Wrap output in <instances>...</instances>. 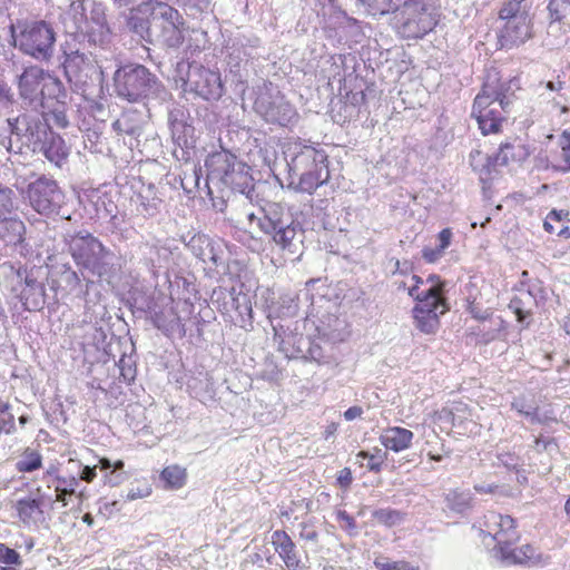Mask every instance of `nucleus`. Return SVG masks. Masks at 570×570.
<instances>
[{
  "label": "nucleus",
  "mask_w": 570,
  "mask_h": 570,
  "mask_svg": "<svg viewBox=\"0 0 570 570\" xmlns=\"http://www.w3.org/2000/svg\"><path fill=\"white\" fill-rule=\"evenodd\" d=\"M561 158L564 161V166L559 168L562 173H570V132H563L560 139Z\"/></svg>",
  "instance_id": "49"
},
{
  "label": "nucleus",
  "mask_w": 570,
  "mask_h": 570,
  "mask_svg": "<svg viewBox=\"0 0 570 570\" xmlns=\"http://www.w3.org/2000/svg\"><path fill=\"white\" fill-rule=\"evenodd\" d=\"M299 527H301L299 537L303 540L312 541V542L318 541V532L312 523L302 522L299 524Z\"/></svg>",
  "instance_id": "52"
},
{
  "label": "nucleus",
  "mask_w": 570,
  "mask_h": 570,
  "mask_svg": "<svg viewBox=\"0 0 570 570\" xmlns=\"http://www.w3.org/2000/svg\"><path fill=\"white\" fill-rule=\"evenodd\" d=\"M22 120L26 122H47L51 126V122L59 129H66L69 126V119L67 116V107L65 99H52V102L46 109H42L41 119H30L27 116H22Z\"/></svg>",
  "instance_id": "26"
},
{
  "label": "nucleus",
  "mask_w": 570,
  "mask_h": 570,
  "mask_svg": "<svg viewBox=\"0 0 570 570\" xmlns=\"http://www.w3.org/2000/svg\"><path fill=\"white\" fill-rule=\"evenodd\" d=\"M0 562L8 566L19 567L22 563L19 552L0 542Z\"/></svg>",
  "instance_id": "45"
},
{
  "label": "nucleus",
  "mask_w": 570,
  "mask_h": 570,
  "mask_svg": "<svg viewBox=\"0 0 570 570\" xmlns=\"http://www.w3.org/2000/svg\"><path fill=\"white\" fill-rule=\"evenodd\" d=\"M118 367L120 370V376L124 382L130 384L135 381L137 368L130 357L122 356L118 362Z\"/></svg>",
  "instance_id": "44"
},
{
  "label": "nucleus",
  "mask_w": 570,
  "mask_h": 570,
  "mask_svg": "<svg viewBox=\"0 0 570 570\" xmlns=\"http://www.w3.org/2000/svg\"><path fill=\"white\" fill-rule=\"evenodd\" d=\"M207 181L239 193L252 202L255 189L249 167L227 150L213 153L206 159Z\"/></svg>",
  "instance_id": "4"
},
{
  "label": "nucleus",
  "mask_w": 570,
  "mask_h": 570,
  "mask_svg": "<svg viewBox=\"0 0 570 570\" xmlns=\"http://www.w3.org/2000/svg\"><path fill=\"white\" fill-rule=\"evenodd\" d=\"M125 480V474L121 472L110 471L104 475V482L110 487H117Z\"/></svg>",
  "instance_id": "58"
},
{
  "label": "nucleus",
  "mask_w": 570,
  "mask_h": 570,
  "mask_svg": "<svg viewBox=\"0 0 570 570\" xmlns=\"http://www.w3.org/2000/svg\"><path fill=\"white\" fill-rule=\"evenodd\" d=\"M26 134L35 153L41 154L50 164L61 168L67 164L70 146L47 122H27Z\"/></svg>",
  "instance_id": "7"
},
{
  "label": "nucleus",
  "mask_w": 570,
  "mask_h": 570,
  "mask_svg": "<svg viewBox=\"0 0 570 570\" xmlns=\"http://www.w3.org/2000/svg\"><path fill=\"white\" fill-rule=\"evenodd\" d=\"M443 254H444V252L439 246H436L435 248L424 247L422 249V257L428 263H435V262H438L443 256Z\"/></svg>",
  "instance_id": "54"
},
{
  "label": "nucleus",
  "mask_w": 570,
  "mask_h": 570,
  "mask_svg": "<svg viewBox=\"0 0 570 570\" xmlns=\"http://www.w3.org/2000/svg\"><path fill=\"white\" fill-rule=\"evenodd\" d=\"M501 31V38L505 45L519 46L530 37V21L528 17L507 18Z\"/></svg>",
  "instance_id": "24"
},
{
  "label": "nucleus",
  "mask_w": 570,
  "mask_h": 570,
  "mask_svg": "<svg viewBox=\"0 0 570 570\" xmlns=\"http://www.w3.org/2000/svg\"><path fill=\"white\" fill-rule=\"evenodd\" d=\"M36 272L35 268H20L17 272L18 276L23 281L19 298L24 309L30 312L39 311L45 303L46 296L45 286L38 281Z\"/></svg>",
  "instance_id": "16"
},
{
  "label": "nucleus",
  "mask_w": 570,
  "mask_h": 570,
  "mask_svg": "<svg viewBox=\"0 0 570 570\" xmlns=\"http://www.w3.org/2000/svg\"><path fill=\"white\" fill-rule=\"evenodd\" d=\"M16 28L18 33L14 39L19 49L36 58L50 57L55 43V32L43 20H18Z\"/></svg>",
  "instance_id": "9"
},
{
  "label": "nucleus",
  "mask_w": 570,
  "mask_h": 570,
  "mask_svg": "<svg viewBox=\"0 0 570 570\" xmlns=\"http://www.w3.org/2000/svg\"><path fill=\"white\" fill-rule=\"evenodd\" d=\"M363 414V409L361 406H351L344 412V419L346 421H353L356 417H360Z\"/></svg>",
  "instance_id": "63"
},
{
  "label": "nucleus",
  "mask_w": 570,
  "mask_h": 570,
  "mask_svg": "<svg viewBox=\"0 0 570 570\" xmlns=\"http://www.w3.org/2000/svg\"><path fill=\"white\" fill-rule=\"evenodd\" d=\"M187 16H196L207 10L209 7L208 0H180Z\"/></svg>",
  "instance_id": "48"
},
{
  "label": "nucleus",
  "mask_w": 570,
  "mask_h": 570,
  "mask_svg": "<svg viewBox=\"0 0 570 570\" xmlns=\"http://www.w3.org/2000/svg\"><path fill=\"white\" fill-rule=\"evenodd\" d=\"M337 519L345 523V528L354 530L356 528L354 519L346 511H338Z\"/></svg>",
  "instance_id": "62"
},
{
  "label": "nucleus",
  "mask_w": 570,
  "mask_h": 570,
  "mask_svg": "<svg viewBox=\"0 0 570 570\" xmlns=\"http://www.w3.org/2000/svg\"><path fill=\"white\" fill-rule=\"evenodd\" d=\"M550 22H566L570 20V0H549Z\"/></svg>",
  "instance_id": "39"
},
{
  "label": "nucleus",
  "mask_w": 570,
  "mask_h": 570,
  "mask_svg": "<svg viewBox=\"0 0 570 570\" xmlns=\"http://www.w3.org/2000/svg\"><path fill=\"white\" fill-rule=\"evenodd\" d=\"M184 139V147L180 145V148L184 149L183 158L186 161L191 160L197 156V136H196V129L194 126L184 124L180 127V140Z\"/></svg>",
  "instance_id": "37"
},
{
  "label": "nucleus",
  "mask_w": 570,
  "mask_h": 570,
  "mask_svg": "<svg viewBox=\"0 0 570 570\" xmlns=\"http://www.w3.org/2000/svg\"><path fill=\"white\" fill-rule=\"evenodd\" d=\"M272 544L287 570H305L296 546L291 537L283 530H276L272 534Z\"/></svg>",
  "instance_id": "19"
},
{
  "label": "nucleus",
  "mask_w": 570,
  "mask_h": 570,
  "mask_svg": "<svg viewBox=\"0 0 570 570\" xmlns=\"http://www.w3.org/2000/svg\"><path fill=\"white\" fill-rule=\"evenodd\" d=\"M540 287L532 285L529 288H521L514 295L509 304V308L517 315L519 323H524L530 317L538 306L537 292H540Z\"/></svg>",
  "instance_id": "21"
},
{
  "label": "nucleus",
  "mask_w": 570,
  "mask_h": 570,
  "mask_svg": "<svg viewBox=\"0 0 570 570\" xmlns=\"http://www.w3.org/2000/svg\"><path fill=\"white\" fill-rule=\"evenodd\" d=\"M96 469H97V465H94V466L86 465L82 469V471L80 472V479L88 483L92 482L97 476Z\"/></svg>",
  "instance_id": "60"
},
{
  "label": "nucleus",
  "mask_w": 570,
  "mask_h": 570,
  "mask_svg": "<svg viewBox=\"0 0 570 570\" xmlns=\"http://www.w3.org/2000/svg\"><path fill=\"white\" fill-rule=\"evenodd\" d=\"M469 158L472 169L479 174L480 179L482 181L489 179L492 169L495 168L493 158L480 150H472Z\"/></svg>",
  "instance_id": "31"
},
{
  "label": "nucleus",
  "mask_w": 570,
  "mask_h": 570,
  "mask_svg": "<svg viewBox=\"0 0 570 570\" xmlns=\"http://www.w3.org/2000/svg\"><path fill=\"white\" fill-rule=\"evenodd\" d=\"M19 95L30 102L38 101L46 109L52 99H66L67 92L61 80L38 66L23 70L18 82Z\"/></svg>",
  "instance_id": "5"
},
{
  "label": "nucleus",
  "mask_w": 570,
  "mask_h": 570,
  "mask_svg": "<svg viewBox=\"0 0 570 570\" xmlns=\"http://www.w3.org/2000/svg\"><path fill=\"white\" fill-rule=\"evenodd\" d=\"M375 567L380 570H402L403 561L391 562L386 558L376 559Z\"/></svg>",
  "instance_id": "55"
},
{
  "label": "nucleus",
  "mask_w": 570,
  "mask_h": 570,
  "mask_svg": "<svg viewBox=\"0 0 570 570\" xmlns=\"http://www.w3.org/2000/svg\"><path fill=\"white\" fill-rule=\"evenodd\" d=\"M440 315L441 314L438 313H429L428 309H422L421 307L413 308L415 326L425 334H431L436 331L440 324Z\"/></svg>",
  "instance_id": "35"
},
{
  "label": "nucleus",
  "mask_w": 570,
  "mask_h": 570,
  "mask_svg": "<svg viewBox=\"0 0 570 570\" xmlns=\"http://www.w3.org/2000/svg\"><path fill=\"white\" fill-rule=\"evenodd\" d=\"M412 431L404 428H390L380 438L381 443L389 450L400 452L411 446Z\"/></svg>",
  "instance_id": "28"
},
{
  "label": "nucleus",
  "mask_w": 570,
  "mask_h": 570,
  "mask_svg": "<svg viewBox=\"0 0 570 570\" xmlns=\"http://www.w3.org/2000/svg\"><path fill=\"white\" fill-rule=\"evenodd\" d=\"M452 232L450 228L442 229L438 235L439 247L444 252L451 244Z\"/></svg>",
  "instance_id": "59"
},
{
  "label": "nucleus",
  "mask_w": 570,
  "mask_h": 570,
  "mask_svg": "<svg viewBox=\"0 0 570 570\" xmlns=\"http://www.w3.org/2000/svg\"><path fill=\"white\" fill-rule=\"evenodd\" d=\"M138 11L147 16L148 28H160L164 32L175 31L177 11L167 3L148 1L139 6Z\"/></svg>",
  "instance_id": "17"
},
{
  "label": "nucleus",
  "mask_w": 570,
  "mask_h": 570,
  "mask_svg": "<svg viewBox=\"0 0 570 570\" xmlns=\"http://www.w3.org/2000/svg\"><path fill=\"white\" fill-rule=\"evenodd\" d=\"M58 194V184L46 176H40L30 183L27 188L28 200L31 207L39 214L47 215L55 210Z\"/></svg>",
  "instance_id": "15"
},
{
  "label": "nucleus",
  "mask_w": 570,
  "mask_h": 570,
  "mask_svg": "<svg viewBox=\"0 0 570 570\" xmlns=\"http://www.w3.org/2000/svg\"><path fill=\"white\" fill-rule=\"evenodd\" d=\"M250 225L256 223L258 228L282 250L296 254L303 246L304 228L292 214L278 204H271L263 209V216L247 214Z\"/></svg>",
  "instance_id": "2"
},
{
  "label": "nucleus",
  "mask_w": 570,
  "mask_h": 570,
  "mask_svg": "<svg viewBox=\"0 0 570 570\" xmlns=\"http://www.w3.org/2000/svg\"><path fill=\"white\" fill-rule=\"evenodd\" d=\"M210 301L234 324L242 328L252 325L253 309L248 294L237 291L234 286L230 288L219 286L213 291Z\"/></svg>",
  "instance_id": "11"
},
{
  "label": "nucleus",
  "mask_w": 570,
  "mask_h": 570,
  "mask_svg": "<svg viewBox=\"0 0 570 570\" xmlns=\"http://www.w3.org/2000/svg\"><path fill=\"white\" fill-rule=\"evenodd\" d=\"M304 357L309 361L320 363L325 357V355L323 348L318 344L308 341V347Z\"/></svg>",
  "instance_id": "53"
},
{
  "label": "nucleus",
  "mask_w": 570,
  "mask_h": 570,
  "mask_svg": "<svg viewBox=\"0 0 570 570\" xmlns=\"http://www.w3.org/2000/svg\"><path fill=\"white\" fill-rule=\"evenodd\" d=\"M426 284H430L428 288L434 287L438 292V294L443 295V286L444 284L440 281V277L438 275H430L426 281Z\"/></svg>",
  "instance_id": "61"
},
{
  "label": "nucleus",
  "mask_w": 570,
  "mask_h": 570,
  "mask_svg": "<svg viewBox=\"0 0 570 570\" xmlns=\"http://www.w3.org/2000/svg\"><path fill=\"white\" fill-rule=\"evenodd\" d=\"M511 407L518 413L527 417L531 423H539L540 419L537 413V407L525 401L523 397H517L512 401Z\"/></svg>",
  "instance_id": "42"
},
{
  "label": "nucleus",
  "mask_w": 570,
  "mask_h": 570,
  "mask_svg": "<svg viewBox=\"0 0 570 570\" xmlns=\"http://www.w3.org/2000/svg\"><path fill=\"white\" fill-rule=\"evenodd\" d=\"M512 82L487 81L475 97L472 116L475 117L483 135L499 132L502 122L505 121V115L510 112L512 104Z\"/></svg>",
  "instance_id": "3"
},
{
  "label": "nucleus",
  "mask_w": 570,
  "mask_h": 570,
  "mask_svg": "<svg viewBox=\"0 0 570 570\" xmlns=\"http://www.w3.org/2000/svg\"><path fill=\"white\" fill-rule=\"evenodd\" d=\"M56 485V501L60 502L63 507L68 505V497L76 493V489L79 485L77 478L75 476H62L57 474L55 476Z\"/></svg>",
  "instance_id": "32"
},
{
  "label": "nucleus",
  "mask_w": 570,
  "mask_h": 570,
  "mask_svg": "<svg viewBox=\"0 0 570 570\" xmlns=\"http://www.w3.org/2000/svg\"><path fill=\"white\" fill-rule=\"evenodd\" d=\"M16 431L14 416L12 414H8L6 417H0V434L4 432L6 434H11Z\"/></svg>",
  "instance_id": "57"
},
{
  "label": "nucleus",
  "mask_w": 570,
  "mask_h": 570,
  "mask_svg": "<svg viewBox=\"0 0 570 570\" xmlns=\"http://www.w3.org/2000/svg\"><path fill=\"white\" fill-rule=\"evenodd\" d=\"M473 493L470 490L454 489L450 490L444 498L445 505L449 510L463 514L473 507Z\"/></svg>",
  "instance_id": "29"
},
{
  "label": "nucleus",
  "mask_w": 570,
  "mask_h": 570,
  "mask_svg": "<svg viewBox=\"0 0 570 570\" xmlns=\"http://www.w3.org/2000/svg\"><path fill=\"white\" fill-rule=\"evenodd\" d=\"M151 321L158 330L163 331L164 334L169 335L175 330L177 316L171 306H165L158 311H154L151 314Z\"/></svg>",
  "instance_id": "33"
},
{
  "label": "nucleus",
  "mask_w": 570,
  "mask_h": 570,
  "mask_svg": "<svg viewBox=\"0 0 570 570\" xmlns=\"http://www.w3.org/2000/svg\"><path fill=\"white\" fill-rule=\"evenodd\" d=\"M357 456L366 459V466L370 471L379 472L385 459V453L376 449L374 453L361 451Z\"/></svg>",
  "instance_id": "43"
},
{
  "label": "nucleus",
  "mask_w": 570,
  "mask_h": 570,
  "mask_svg": "<svg viewBox=\"0 0 570 570\" xmlns=\"http://www.w3.org/2000/svg\"><path fill=\"white\" fill-rule=\"evenodd\" d=\"M527 0H508L499 12L500 19L528 17Z\"/></svg>",
  "instance_id": "40"
},
{
  "label": "nucleus",
  "mask_w": 570,
  "mask_h": 570,
  "mask_svg": "<svg viewBox=\"0 0 570 570\" xmlns=\"http://www.w3.org/2000/svg\"><path fill=\"white\" fill-rule=\"evenodd\" d=\"M534 448L538 452L551 451L557 448L554 440L551 438H537L534 440Z\"/></svg>",
  "instance_id": "56"
},
{
  "label": "nucleus",
  "mask_w": 570,
  "mask_h": 570,
  "mask_svg": "<svg viewBox=\"0 0 570 570\" xmlns=\"http://www.w3.org/2000/svg\"><path fill=\"white\" fill-rule=\"evenodd\" d=\"M254 110L265 121L283 127L292 125L297 118L296 109L279 91L261 92L254 102Z\"/></svg>",
  "instance_id": "12"
},
{
  "label": "nucleus",
  "mask_w": 570,
  "mask_h": 570,
  "mask_svg": "<svg viewBox=\"0 0 570 570\" xmlns=\"http://www.w3.org/2000/svg\"><path fill=\"white\" fill-rule=\"evenodd\" d=\"M13 209V191L0 184V217H4Z\"/></svg>",
  "instance_id": "46"
},
{
  "label": "nucleus",
  "mask_w": 570,
  "mask_h": 570,
  "mask_svg": "<svg viewBox=\"0 0 570 570\" xmlns=\"http://www.w3.org/2000/svg\"><path fill=\"white\" fill-rule=\"evenodd\" d=\"M76 32L87 36L90 41L97 43L104 42L109 36L110 30L106 21H95L91 23L86 20L83 24L77 27Z\"/></svg>",
  "instance_id": "34"
},
{
  "label": "nucleus",
  "mask_w": 570,
  "mask_h": 570,
  "mask_svg": "<svg viewBox=\"0 0 570 570\" xmlns=\"http://www.w3.org/2000/svg\"><path fill=\"white\" fill-rule=\"evenodd\" d=\"M361 2L366 10L373 14H387L390 12H396L400 0H357Z\"/></svg>",
  "instance_id": "38"
},
{
  "label": "nucleus",
  "mask_w": 570,
  "mask_h": 570,
  "mask_svg": "<svg viewBox=\"0 0 570 570\" xmlns=\"http://www.w3.org/2000/svg\"><path fill=\"white\" fill-rule=\"evenodd\" d=\"M155 83L156 77L142 65L128 63L114 73L115 92L129 102L146 98Z\"/></svg>",
  "instance_id": "8"
},
{
  "label": "nucleus",
  "mask_w": 570,
  "mask_h": 570,
  "mask_svg": "<svg viewBox=\"0 0 570 570\" xmlns=\"http://www.w3.org/2000/svg\"><path fill=\"white\" fill-rule=\"evenodd\" d=\"M160 480L165 488H175L178 483V468L176 465L166 466L160 473Z\"/></svg>",
  "instance_id": "50"
},
{
  "label": "nucleus",
  "mask_w": 570,
  "mask_h": 570,
  "mask_svg": "<svg viewBox=\"0 0 570 570\" xmlns=\"http://www.w3.org/2000/svg\"><path fill=\"white\" fill-rule=\"evenodd\" d=\"M14 509L18 519L26 527L36 525L45 518L40 498H22L16 502Z\"/></svg>",
  "instance_id": "27"
},
{
  "label": "nucleus",
  "mask_w": 570,
  "mask_h": 570,
  "mask_svg": "<svg viewBox=\"0 0 570 570\" xmlns=\"http://www.w3.org/2000/svg\"><path fill=\"white\" fill-rule=\"evenodd\" d=\"M92 69V61L89 56L79 51H71L66 55L63 70L67 79L71 82H82L89 77Z\"/></svg>",
  "instance_id": "22"
},
{
  "label": "nucleus",
  "mask_w": 570,
  "mask_h": 570,
  "mask_svg": "<svg viewBox=\"0 0 570 570\" xmlns=\"http://www.w3.org/2000/svg\"><path fill=\"white\" fill-rule=\"evenodd\" d=\"M409 295L416 301V305L414 307L428 309L429 313H438L442 315L449 309L444 295L438 294L434 287L419 291V286L414 285L409 288Z\"/></svg>",
  "instance_id": "23"
},
{
  "label": "nucleus",
  "mask_w": 570,
  "mask_h": 570,
  "mask_svg": "<svg viewBox=\"0 0 570 570\" xmlns=\"http://www.w3.org/2000/svg\"><path fill=\"white\" fill-rule=\"evenodd\" d=\"M514 147L511 144H502L493 158L494 166H505L511 159H514Z\"/></svg>",
  "instance_id": "47"
},
{
  "label": "nucleus",
  "mask_w": 570,
  "mask_h": 570,
  "mask_svg": "<svg viewBox=\"0 0 570 570\" xmlns=\"http://www.w3.org/2000/svg\"><path fill=\"white\" fill-rule=\"evenodd\" d=\"M42 466V455L39 451L26 448L20 460L16 464V469L21 473H29L39 470Z\"/></svg>",
  "instance_id": "36"
},
{
  "label": "nucleus",
  "mask_w": 570,
  "mask_h": 570,
  "mask_svg": "<svg viewBox=\"0 0 570 570\" xmlns=\"http://www.w3.org/2000/svg\"><path fill=\"white\" fill-rule=\"evenodd\" d=\"M180 80L184 91L194 92L206 100L218 99L223 95L219 75L202 65L189 63L186 78L180 77Z\"/></svg>",
  "instance_id": "13"
},
{
  "label": "nucleus",
  "mask_w": 570,
  "mask_h": 570,
  "mask_svg": "<svg viewBox=\"0 0 570 570\" xmlns=\"http://www.w3.org/2000/svg\"><path fill=\"white\" fill-rule=\"evenodd\" d=\"M288 151L291 185L297 179L296 190L312 194L330 179L327 155L323 149L297 141L288 147Z\"/></svg>",
  "instance_id": "1"
},
{
  "label": "nucleus",
  "mask_w": 570,
  "mask_h": 570,
  "mask_svg": "<svg viewBox=\"0 0 570 570\" xmlns=\"http://www.w3.org/2000/svg\"><path fill=\"white\" fill-rule=\"evenodd\" d=\"M184 249L202 263H212L215 267L224 264L223 250L215 247L214 242L199 232H187L180 237Z\"/></svg>",
  "instance_id": "14"
},
{
  "label": "nucleus",
  "mask_w": 570,
  "mask_h": 570,
  "mask_svg": "<svg viewBox=\"0 0 570 570\" xmlns=\"http://www.w3.org/2000/svg\"><path fill=\"white\" fill-rule=\"evenodd\" d=\"M183 289H180V312L187 314L194 320L195 324L204 321L203 309L207 308L206 301L202 299L194 282L183 278Z\"/></svg>",
  "instance_id": "20"
},
{
  "label": "nucleus",
  "mask_w": 570,
  "mask_h": 570,
  "mask_svg": "<svg viewBox=\"0 0 570 570\" xmlns=\"http://www.w3.org/2000/svg\"><path fill=\"white\" fill-rule=\"evenodd\" d=\"M395 24L397 33L404 39H419L430 32L435 20L431 8L424 0H406L397 8Z\"/></svg>",
  "instance_id": "10"
},
{
  "label": "nucleus",
  "mask_w": 570,
  "mask_h": 570,
  "mask_svg": "<svg viewBox=\"0 0 570 570\" xmlns=\"http://www.w3.org/2000/svg\"><path fill=\"white\" fill-rule=\"evenodd\" d=\"M485 519L487 531L497 542L498 550H500L502 546L511 544L518 539L515 521L510 515L491 512Z\"/></svg>",
  "instance_id": "18"
},
{
  "label": "nucleus",
  "mask_w": 570,
  "mask_h": 570,
  "mask_svg": "<svg viewBox=\"0 0 570 570\" xmlns=\"http://www.w3.org/2000/svg\"><path fill=\"white\" fill-rule=\"evenodd\" d=\"M498 462L500 465H503L508 470L518 471V469L522 465L521 459L513 453H501L498 455Z\"/></svg>",
  "instance_id": "51"
},
{
  "label": "nucleus",
  "mask_w": 570,
  "mask_h": 570,
  "mask_svg": "<svg viewBox=\"0 0 570 570\" xmlns=\"http://www.w3.org/2000/svg\"><path fill=\"white\" fill-rule=\"evenodd\" d=\"M498 556L505 564L533 566L540 562V554H538L535 549L530 544H525L519 549H511L510 544L502 546V548L498 550Z\"/></svg>",
  "instance_id": "25"
},
{
  "label": "nucleus",
  "mask_w": 570,
  "mask_h": 570,
  "mask_svg": "<svg viewBox=\"0 0 570 570\" xmlns=\"http://www.w3.org/2000/svg\"><path fill=\"white\" fill-rule=\"evenodd\" d=\"M337 480L342 487L350 485V483L352 482L351 471L348 469H343Z\"/></svg>",
  "instance_id": "64"
},
{
  "label": "nucleus",
  "mask_w": 570,
  "mask_h": 570,
  "mask_svg": "<svg viewBox=\"0 0 570 570\" xmlns=\"http://www.w3.org/2000/svg\"><path fill=\"white\" fill-rule=\"evenodd\" d=\"M403 513L394 509H377L373 511V518L379 523L386 527H393L400 524L403 521Z\"/></svg>",
  "instance_id": "41"
},
{
  "label": "nucleus",
  "mask_w": 570,
  "mask_h": 570,
  "mask_svg": "<svg viewBox=\"0 0 570 570\" xmlns=\"http://www.w3.org/2000/svg\"><path fill=\"white\" fill-rule=\"evenodd\" d=\"M568 216L569 212L567 210H551L543 223L544 229L550 234L556 233L560 237L569 238L570 227L568 225Z\"/></svg>",
  "instance_id": "30"
},
{
  "label": "nucleus",
  "mask_w": 570,
  "mask_h": 570,
  "mask_svg": "<svg viewBox=\"0 0 570 570\" xmlns=\"http://www.w3.org/2000/svg\"><path fill=\"white\" fill-rule=\"evenodd\" d=\"M69 253L75 264L92 275L102 277L108 272L106 258L110 250L92 234L77 233L70 237Z\"/></svg>",
  "instance_id": "6"
}]
</instances>
